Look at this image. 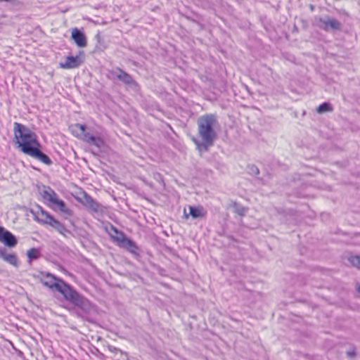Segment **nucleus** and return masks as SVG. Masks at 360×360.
Returning a JSON list of instances; mask_svg holds the SVG:
<instances>
[{"instance_id": "nucleus-11", "label": "nucleus", "mask_w": 360, "mask_h": 360, "mask_svg": "<svg viewBox=\"0 0 360 360\" xmlns=\"http://www.w3.org/2000/svg\"><path fill=\"white\" fill-rule=\"evenodd\" d=\"M0 258L13 266H18V260L16 255L15 253H7L5 248H0Z\"/></svg>"}, {"instance_id": "nucleus-17", "label": "nucleus", "mask_w": 360, "mask_h": 360, "mask_svg": "<svg viewBox=\"0 0 360 360\" xmlns=\"http://www.w3.org/2000/svg\"><path fill=\"white\" fill-rule=\"evenodd\" d=\"M121 247L127 249L128 251L132 253H135L138 248L135 243L128 238H126L124 242L120 245Z\"/></svg>"}, {"instance_id": "nucleus-2", "label": "nucleus", "mask_w": 360, "mask_h": 360, "mask_svg": "<svg viewBox=\"0 0 360 360\" xmlns=\"http://www.w3.org/2000/svg\"><path fill=\"white\" fill-rule=\"evenodd\" d=\"M198 134L201 140L195 138L193 141L199 151H206L214 144L217 137L219 122L217 116L206 114L198 117L197 120Z\"/></svg>"}, {"instance_id": "nucleus-12", "label": "nucleus", "mask_w": 360, "mask_h": 360, "mask_svg": "<svg viewBox=\"0 0 360 360\" xmlns=\"http://www.w3.org/2000/svg\"><path fill=\"white\" fill-rule=\"evenodd\" d=\"M72 38L78 46L84 47L86 46V38L85 35L77 28L73 30Z\"/></svg>"}, {"instance_id": "nucleus-4", "label": "nucleus", "mask_w": 360, "mask_h": 360, "mask_svg": "<svg viewBox=\"0 0 360 360\" xmlns=\"http://www.w3.org/2000/svg\"><path fill=\"white\" fill-rule=\"evenodd\" d=\"M58 292H60L64 298L74 304L77 299L79 296V294L77 293L70 285H68L65 282L61 281L60 285L58 286Z\"/></svg>"}, {"instance_id": "nucleus-26", "label": "nucleus", "mask_w": 360, "mask_h": 360, "mask_svg": "<svg viewBox=\"0 0 360 360\" xmlns=\"http://www.w3.org/2000/svg\"><path fill=\"white\" fill-rule=\"evenodd\" d=\"M347 356H348L349 357L352 358V357L355 356V355H356V352H355V350H354V349H352V350L348 351V352H347Z\"/></svg>"}, {"instance_id": "nucleus-28", "label": "nucleus", "mask_w": 360, "mask_h": 360, "mask_svg": "<svg viewBox=\"0 0 360 360\" xmlns=\"http://www.w3.org/2000/svg\"><path fill=\"white\" fill-rule=\"evenodd\" d=\"M14 0H0V1L13 2Z\"/></svg>"}, {"instance_id": "nucleus-10", "label": "nucleus", "mask_w": 360, "mask_h": 360, "mask_svg": "<svg viewBox=\"0 0 360 360\" xmlns=\"http://www.w3.org/2000/svg\"><path fill=\"white\" fill-rule=\"evenodd\" d=\"M73 304L81 309L86 314H90L94 310V305L80 295Z\"/></svg>"}, {"instance_id": "nucleus-15", "label": "nucleus", "mask_w": 360, "mask_h": 360, "mask_svg": "<svg viewBox=\"0 0 360 360\" xmlns=\"http://www.w3.org/2000/svg\"><path fill=\"white\" fill-rule=\"evenodd\" d=\"M49 207L55 210H58L64 213H69L70 212V210L66 207L65 202L58 199V198Z\"/></svg>"}, {"instance_id": "nucleus-6", "label": "nucleus", "mask_w": 360, "mask_h": 360, "mask_svg": "<svg viewBox=\"0 0 360 360\" xmlns=\"http://www.w3.org/2000/svg\"><path fill=\"white\" fill-rule=\"evenodd\" d=\"M32 214L34 220L41 224H49L51 226L53 221L55 220L54 217L48 212L43 210L41 207H38V210L32 212Z\"/></svg>"}, {"instance_id": "nucleus-24", "label": "nucleus", "mask_w": 360, "mask_h": 360, "mask_svg": "<svg viewBox=\"0 0 360 360\" xmlns=\"http://www.w3.org/2000/svg\"><path fill=\"white\" fill-rule=\"evenodd\" d=\"M235 206H236V212L237 214H238L240 216H243L245 214V213L247 212L246 208H245L242 206H239L236 203L235 204Z\"/></svg>"}, {"instance_id": "nucleus-14", "label": "nucleus", "mask_w": 360, "mask_h": 360, "mask_svg": "<svg viewBox=\"0 0 360 360\" xmlns=\"http://www.w3.org/2000/svg\"><path fill=\"white\" fill-rule=\"evenodd\" d=\"M117 70L116 76L120 80L127 84L136 86V82L129 74L124 72L122 69H117Z\"/></svg>"}, {"instance_id": "nucleus-27", "label": "nucleus", "mask_w": 360, "mask_h": 360, "mask_svg": "<svg viewBox=\"0 0 360 360\" xmlns=\"http://www.w3.org/2000/svg\"><path fill=\"white\" fill-rule=\"evenodd\" d=\"M356 290L358 292H360V284H358L356 286Z\"/></svg>"}, {"instance_id": "nucleus-5", "label": "nucleus", "mask_w": 360, "mask_h": 360, "mask_svg": "<svg viewBox=\"0 0 360 360\" xmlns=\"http://www.w3.org/2000/svg\"><path fill=\"white\" fill-rule=\"evenodd\" d=\"M42 277L41 278V283L53 290H58V287L60 285V282L63 281L62 279L56 278L55 276L49 273H41Z\"/></svg>"}, {"instance_id": "nucleus-20", "label": "nucleus", "mask_w": 360, "mask_h": 360, "mask_svg": "<svg viewBox=\"0 0 360 360\" xmlns=\"http://www.w3.org/2000/svg\"><path fill=\"white\" fill-rule=\"evenodd\" d=\"M51 226L63 236H65L67 233H69L68 229L59 221L56 220V219L53 221Z\"/></svg>"}, {"instance_id": "nucleus-8", "label": "nucleus", "mask_w": 360, "mask_h": 360, "mask_svg": "<svg viewBox=\"0 0 360 360\" xmlns=\"http://www.w3.org/2000/svg\"><path fill=\"white\" fill-rule=\"evenodd\" d=\"M319 27L325 31L339 30L341 29V23L334 18H330L328 17L325 18L319 19Z\"/></svg>"}, {"instance_id": "nucleus-25", "label": "nucleus", "mask_w": 360, "mask_h": 360, "mask_svg": "<svg viewBox=\"0 0 360 360\" xmlns=\"http://www.w3.org/2000/svg\"><path fill=\"white\" fill-rule=\"evenodd\" d=\"M248 172L252 175H257L259 173V170L255 165H249L248 166Z\"/></svg>"}, {"instance_id": "nucleus-19", "label": "nucleus", "mask_w": 360, "mask_h": 360, "mask_svg": "<svg viewBox=\"0 0 360 360\" xmlns=\"http://www.w3.org/2000/svg\"><path fill=\"white\" fill-rule=\"evenodd\" d=\"M86 201H87V206L93 211L98 212H101L102 210L101 205L98 204L97 202H96L91 197H88L86 198Z\"/></svg>"}, {"instance_id": "nucleus-23", "label": "nucleus", "mask_w": 360, "mask_h": 360, "mask_svg": "<svg viewBox=\"0 0 360 360\" xmlns=\"http://www.w3.org/2000/svg\"><path fill=\"white\" fill-rule=\"evenodd\" d=\"M349 261L353 266L360 269V256H352L349 258Z\"/></svg>"}, {"instance_id": "nucleus-7", "label": "nucleus", "mask_w": 360, "mask_h": 360, "mask_svg": "<svg viewBox=\"0 0 360 360\" xmlns=\"http://www.w3.org/2000/svg\"><path fill=\"white\" fill-rule=\"evenodd\" d=\"M0 242L8 248H14L18 243L16 237L2 226H0Z\"/></svg>"}, {"instance_id": "nucleus-18", "label": "nucleus", "mask_w": 360, "mask_h": 360, "mask_svg": "<svg viewBox=\"0 0 360 360\" xmlns=\"http://www.w3.org/2000/svg\"><path fill=\"white\" fill-rule=\"evenodd\" d=\"M40 255V250L38 248H33L28 250L27 252V256L30 263H31L32 260L38 259Z\"/></svg>"}, {"instance_id": "nucleus-9", "label": "nucleus", "mask_w": 360, "mask_h": 360, "mask_svg": "<svg viewBox=\"0 0 360 360\" xmlns=\"http://www.w3.org/2000/svg\"><path fill=\"white\" fill-rule=\"evenodd\" d=\"M84 56L82 54L76 56H69L66 58L65 63H60V68H77L82 65Z\"/></svg>"}, {"instance_id": "nucleus-16", "label": "nucleus", "mask_w": 360, "mask_h": 360, "mask_svg": "<svg viewBox=\"0 0 360 360\" xmlns=\"http://www.w3.org/2000/svg\"><path fill=\"white\" fill-rule=\"evenodd\" d=\"M190 214L193 218L203 217L206 214V212L202 207H189Z\"/></svg>"}, {"instance_id": "nucleus-21", "label": "nucleus", "mask_w": 360, "mask_h": 360, "mask_svg": "<svg viewBox=\"0 0 360 360\" xmlns=\"http://www.w3.org/2000/svg\"><path fill=\"white\" fill-rule=\"evenodd\" d=\"M112 229L116 233V236H112V238L120 245L127 237L123 233L119 232L115 228L112 227Z\"/></svg>"}, {"instance_id": "nucleus-29", "label": "nucleus", "mask_w": 360, "mask_h": 360, "mask_svg": "<svg viewBox=\"0 0 360 360\" xmlns=\"http://www.w3.org/2000/svg\"><path fill=\"white\" fill-rule=\"evenodd\" d=\"M96 38L98 39V40L99 41V39H100V35H99V34H98L96 36Z\"/></svg>"}, {"instance_id": "nucleus-22", "label": "nucleus", "mask_w": 360, "mask_h": 360, "mask_svg": "<svg viewBox=\"0 0 360 360\" xmlns=\"http://www.w3.org/2000/svg\"><path fill=\"white\" fill-rule=\"evenodd\" d=\"M316 111L318 113H324V112H331L333 111V107L330 104L328 103H323L322 104H321L317 108H316Z\"/></svg>"}, {"instance_id": "nucleus-1", "label": "nucleus", "mask_w": 360, "mask_h": 360, "mask_svg": "<svg viewBox=\"0 0 360 360\" xmlns=\"http://www.w3.org/2000/svg\"><path fill=\"white\" fill-rule=\"evenodd\" d=\"M13 131L15 142L22 152L47 165H51V160L39 150L40 143L35 133L18 122H14Z\"/></svg>"}, {"instance_id": "nucleus-3", "label": "nucleus", "mask_w": 360, "mask_h": 360, "mask_svg": "<svg viewBox=\"0 0 360 360\" xmlns=\"http://www.w3.org/2000/svg\"><path fill=\"white\" fill-rule=\"evenodd\" d=\"M72 131L77 136H82L84 141L90 145L94 146L98 149L105 146L104 141L98 136H95L90 133L86 132V126L81 124H76L72 127Z\"/></svg>"}, {"instance_id": "nucleus-13", "label": "nucleus", "mask_w": 360, "mask_h": 360, "mask_svg": "<svg viewBox=\"0 0 360 360\" xmlns=\"http://www.w3.org/2000/svg\"><path fill=\"white\" fill-rule=\"evenodd\" d=\"M42 198L46 202H48V205L50 206L55 200L58 198V195L50 187H46L42 191L41 193Z\"/></svg>"}]
</instances>
